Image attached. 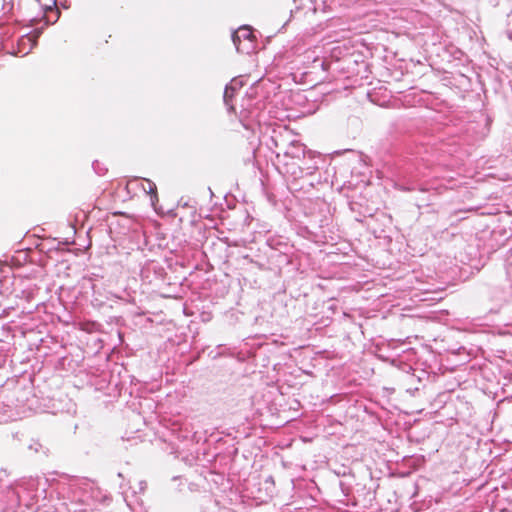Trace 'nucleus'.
<instances>
[{
	"label": "nucleus",
	"mask_w": 512,
	"mask_h": 512,
	"mask_svg": "<svg viewBox=\"0 0 512 512\" xmlns=\"http://www.w3.org/2000/svg\"><path fill=\"white\" fill-rule=\"evenodd\" d=\"M232 41L238 52L249 54L254 49L253 33L248 26H242L233 32Z\"/></svg>",
	"instance_id": "f257e3e1"
},
{
	"label": "nucleus",
	"mask_w": 512,
	"mask_h": 512,
	"mask_svg": "<svg viewBox=\"0 0 512 512\" xmlns=\"http://www.w3.org/2000/svg\"><path fill=\"white\" fill-rule=\"evenodd\" d=\"M138 186L140 185L141 186V189L143 190V192L145 194H150L151 195V200L152 202L154 201V199H157V196H156V185L154 182L148 180V179H134V180H131L129 181L128 183V187H131V186Z\"/></svg>",
	"instance_id": "f03ea898"
},
{
	"label": "nucleus",
	"mask_w": 512,
	"mask_h": 512,
	"mask_svg": "<svg viewBox=\"0 0 512 512\" xmlns=\"http://www.w3.org/2000/svg\"><path fill=\"white\" fill-rule=\"evenodd\" d=\"M243 85V82L239 78H234L230 81L229 84L226 85L223 95V100L225 105H229V91H237Z\"/></svg>",
	"instance_id": "7ed1b4c3"
},
{
	"label": "nucleus",
	"mask_w": 512,
	"mask_h": 512,
	"mask_svg": "<svg viewBox=\"0 0 512 512\" xmlns=\"http://www.w3.org/2000/svg\"><path fill=\"white\" fill-rule=\"evenodd\" d=\"M234 94H235V91H229V102H231V99L233 98ZM226 106H227L229 112L234 111V106L231 103H229V105H226Z\"/></svg>",
	"instance_id": "20e7f679"
}]
</instances>
